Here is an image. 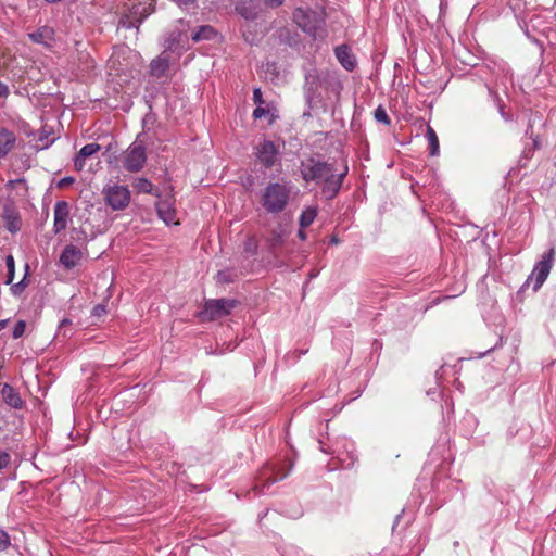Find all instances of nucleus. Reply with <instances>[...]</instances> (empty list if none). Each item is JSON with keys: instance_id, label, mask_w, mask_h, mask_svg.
Returning <instances> with one entry per match:
<instances>
[{"instance_id": "nucleus-1", "label": "nucleus", "mask_w": 556, "mask_h": 556, "mask_svg": "<svg viewBox=\"0 0 556 556\" xmlns=\"http://www.w3.org/2000/svg\"><path fill=\"white\" fill-rule=\"evenodd\" d=\"M300 170L306 182L315 181L321 185V193L326 199L332 200L339 193L349 168L344 165L342 170L337 173L334 164L309 157L301 162Z\"/></svg>"}, {"instance_id": "nucleus-2", "label": "nucleus", "mask_w": 556, "mask_h": 556, "mask_svg": "<svg viewBox=\"0 0 556 556\" xmlns=\"http://www.w3.org/2000/svg\"><path fill=\"white\" fill-rule=\"evenodd\" d=\"M290 194L287 182H269L263 190L261 203L267 213L277 214L287 207Z\"/></svg>"}, {"instance_id": "nucleus-3", "label": "nucleus", "mask_w": 556, "mask_h": 556, "mask_svg": "<svg viewBox=\"0 0 556 556\" xmlns=\"http://www.w3.org/2000/svg\"><path fill=\"white\" fill-rule=\"evenodd\" d=\"M153 12V0H129L122 8L118 25L124 28H138L141 22Z\"/></svg>"}, {"instance_id": "nucleus-4", "label": "nucleus", "mask_w": 556, "mask_h": 556, "mask_svg": "<svg viewBox=\"0 0 556 556\" xmlns=\"http://www.w3.org/2000/svg\"><path fill=\"white\" fill-rule=\"evenodd\" d=\"M294 23L314 39L325 35V14L309 8H296L293 13Z\"/></svg>"}, {"instance_id": "nucleus-5", "label": "nucleus", "mask_w": 556, "mask_h": 556, "mask_svg": "<svg viewBox=\"0 0 556 556\" xmlns=\"http://www.w3.org/2000/svg\"><path fill=\"white\" fill-rule=\"evenodd\" d=\"M555 254V247H552L542 255L541 260L535 263L531 274L528 276L526 280L527 286L533 283V291H538L547 279L554 266Z\"/></svg>"}, {"instance_id": "nucleus-6", "label": "nucleus", "mask_w": 556, "mask_h": 556, "mask_svg": "<svg viewBox=\"0 0 556 556\" xmlns=\"http://www.w3.org/2000/svg\"><path fill=\"white\" fill-rule=\"evenodd\" d=\"M147 162V150L143 142L136 140L122 154L123 167L129 173L140 172Z\"/></svg>"}, {"instance_id": "nucleus-7", "label": "nucleus", "mask_w": 556, "mask_h": 556, "mask_svg": "<svg viewBox=\"0 0 556 556\" xmlns=\"http://www.w3.org/2000/svg\"><path fill=\"white\" fill-rule=\"evenodd\" d=\"M105 204L113 211H122L130 203V191L127 186L110 184L102 191Z\"/></svg>"}, {"instance_id": "nucleus-8", "label": "nucleus", "mask_w": 556, "mask_h": 556, "mask_svg": "<svg viewBox=\"0 0 556 556\" xmlns=\"http://www.w3.org/2000/svg\"><path fill=\"white\" fill-rule=\"evenodd\" d=\"M238 301L231 299H214L207 300L204 304L201 316L203 319L216 320L224 316H228L237 306Z\"/></svg>"}, {"instance_id": "nucleus-9", "label": "nucleus", "mask_w": 556, "mask_h": 556, "mask_svg": "<svg viewBox=\"0 0 556 556\" xmlns=\"http://www.w3.org/2000/svg\"><path fill=\"white\" fill-rule=\"evenodd\" d=\"M279 468L274 465H266L261 471L256 479V482L252 489L254 495H262L265 493V489L276 483L278 480L287 477V472L279 476Z\"/></svg>"}, {"instance_id": "nucleus-10", "label": "nucleus", "mask_w": 556, "mask_h": 556, "mask_svg": "<svg viewBox=\"0 0 556 556\" xmlns=\"http://www.w3.org/2000/svg\"><path fill=\"white\" fill-rule=\"evenodd\" d=\"M255 154H256L258 162L263 166H265L266 168H270L274 166V164L277 160L278 149L273 141L263 140L256 147Z\"/></svg>"}, {"instance_id": "nucleus-11", "label": "nucleus", "mask_w": 556, "mask_h": 556, "mask_svg": "<svg viewBox=\"0 0 556 556\" xmlns=\"http://www.w3.org/2000/svg\"><path fill=\"white\" fill-rule=\"evenodd\" d=\"M83 260V251L74 244H67L60 255V263L66 269L77 266Z\"/></svg>"}, {"instance_id": "nucleus-12", "label": "nucleus", "mask_w": 556, "mask_h": 556, "mask_svg": "<svg viewBox=\"0 0 556 556\" xmlns=\"http://www.w3.org/2000/svg\"><path fill=\"white\" fill-rule=\"evenodd\" d=\"M70 217V205L66 201H58L54 205V224L55 233L66 229Z\"/></svg>"}, {"instance_id": "nucleus-13", "label": "nucleus", "mask_w": 556, "mask_h": 556, "mask_svg": "<svg viewBox=\"0 0 556 556\" xmlns=\"http://www.w3.org/2000/svg\"><path fill=\"white\" fill-rule=\"evenodd\" d=\"M2 218L4 222V227L11 232H17L22 227V219L20 213L15 210V207L11 205H4Z\"/></svg>"}, {"instance_id": "nucleus-14", "label": "nucleus", "mask_w": 556, "mask_h": 556, "mask_svg": "<svg viewBox=\"0 0 556 556\" xmlns=\"http://www.w3.org/2000/svg\"><path fill=\"white\" fill-rule=\"evenodd\" d=\"M334 54L339 63L349 72L354 71L356 67V59L352 50L346 45H341L334 49Z\"/></svg>"}, {"instance_id": "nucleus-15", "label": "nucleus", "mask_w": 556, "mask_h": 556, "mask_svg": "<svg viewBox=\"0 0 556 556\" xmlns=\"http://www.w3.org/2000/svg\"><path fill=\"white\" fill-rule=\"evenodd\" d=\"M100 150L101 146L96 142L84 146L74 159L75 169L78 172L83 170L86 165V160L97 154Z\"/></svg>"}, {"instance_id": "nucleus-16", "label": "nucleus", "mask_w": 556, "mask_h": 556, "mask_svg": "<svg viewBox=\"0 0 556 556\" xmlns=\"http://www.w3.org/2000/svg\"><path fill=\"white\" fill-rule=\"evenodd\" d=\"M1 395L4 403L14 409H21L25 405L17 390L9 383L2 386Z\"/></svg>"}, {"instance_id": "nucleus-17", "label": "nucleus", "mask_w": 556, "mask_h": 556, "mask_svg": "<svg viewBox=\"0 0 556 556\" xmlns=\"http://www.w3.org/2000/svg\"><path fill=\"white\" fill-rule=\"evenodd\" d=\"M236 11L245 20H255L260 12L258 0H239Z\"/></svg>"}, {"instance_id": "nucleus-18", "label": "nucleus", "mask_w": 556, "mask_h": 556, "mask_svg": "<svg viewBox=\"0 0 556 556\" xmlns=\"http://www.w3.org/2000/svg\"><path fill=\"white\" fill-rule=\"evenodd\" d=\"M33 42L41 43L45 47L51 48L54 43V30L51 27L43 26L37 31L29 34Z\"/></svg>"}, {"instance_id": "nucleus-19", "label": "nucleus", "mask_w": 556, "mask_h": 556, "mask_svg": "<svg viewBox=\"0 0 556 556\" xmlns=\"http://www.w3.org/2000/svg\"><path fill=\"white\" fill-rule=\"evenodd\" d=\"M156 211L159 216L168 225L175 223L176 211L173 207V200L165 199L156 202Z\"/></svg>"}, {"instance_id": "nucleus-20", "label": "nucleus", "mask_w": 556, "mask_h": 556, "mask_svg": "<svg viewBox=\"0 0 556 556\" xmlns=\"http://www.w3.org/2000/svg\"><path fill=\"white\" fill-rule=\"evenodd\" d=\"M169 68V59L167 55L162 53L156 59L152 60L150 64V74L155 78H162L166 76Z\"/></svg>"}, {"instance_id": "nucleus-21", "label": "nucleus", "mask_w": 556, "mask_h": 556, "mask_svg": "<svg viewBox=\"0 0 556 556\" xmlns=\"http://www.w3.org/2000/svg\"><path fill=\"white\" fill-rule=\"evenodd\" d=\"M16 142V136L13 131L7 128H0V159L8 155V153L14 148Z\"/></svg>"}, {"instance_id": "nucleus-22", "label": "nucleus", "mask_w": 556, "mask_h": 556, "mask_svg": "<svg viewBox=\"0 0 556 556\" xmlns=\"http://www.w3.org/2000/svg\"><path fill=\"white\" fill-rule=\"evenodd\" d=\"M286 235V231L280 226L270 230L265 239L270 253H275V250L283 244Z\"/></svg>"}, {"instance_id": "nucleus-23", "label": "nucleus", "mask_w": 556, "mask_h": 556, "mask_svg": "<svg viewBox=\"0 0 556 556\" xmlns=\"http://www.w3.org/2000/svg\"><path fill=\"white\" fill-rule=\"evenodd\" d=\"M132 187L137 193L153 194L156 198H160L161 195L160 191L153 186V184L144 177L136 178L132 182Z\"/></svg>"}, {"instance_id": "nucleus-24", "label": "nucleus", "mask_w": 556, "mask_h": 556, "mask_svg": "<svg viewBox=\"0 0 556 556\" xmlns=\"http://www.w3.org/2000/svg\"><path fill=\"white\" fill-rule=\"evenodd\" d=\"M216 35V30L211 25H202L192 34V40L195 42L211 40Z\"/></svg>"}, {"instance_id": "nucleus-25", "label": "nucleus", "mask_w": 556, "mask_h": 556, "mask_svg": "<svg viewBox=\"0 0 556 556\" xmlns=\"http://www.w3.org/2000/svg\"><path fill=\"white\" fill-rule=\"evenodd\" d=\"M318 213L317 206H308L300 215L299 224L301 228H307L313 224Z\"/></svg>"}, {"instance_id": "nucleus-26", "label": "nucleus", "mask_w": 556, "mask_h": 556, "mask_svg": "<svg viewBox=\"0 0 556 556\" xmlns=\"http://www.w3.org/2000/svg\"><path fill=\"white\" fill-rule=\"evenodd\" d=\"M179 24H180V27L178 28V31H173L169 36V43H168V48L169 49H173V47L176 45V43H179L180 41H182L184 39H187L188 36H187V28H188V25L184 23L182 20L179 21Z\"/></svg>"}, {"instance_id": "nucleus-27", "label": "nucleus", "mask_w": 556, "mask_h": 556, "mask_svg": "<svg viewBox=\"0 0 556 556\" xmlns=\"http://www.w3.org/2000/svg\"><path fill=\"white\" fill-rule=\"evenodd\" d=\"M426 137L429 142L430 155L434 156L439 153V138L431 126H427Z\"/></svg>"}, {"instance_id": "nucleus-28", "label": "nucleus", "mask_w": 556, "mask_h": 556, "mask_svg": "<svg viewBox=\"0 0 556 556\" xmlns=\"http://www.w3.org/2000/svg\"><path fill=\"white\" fill-rule=\"evenodd\" d=\"M237 278V275L230 269L219 270L216 275V280L219 283H230L233 282Z\"/></svg>"}, {"instance_id": "nucleus-29", "label": "nucleus", "mask_w": 556, "mask_h": 556, "mask_svg": "<svg viewBox=\"0 0 556 556\" xmlns=\"http://www.w3.org/2000/svg\"><path fill=\"white\" fill-rule=\"evenodd\" d=\"M244 252L250 255H255L258 251V241L255 236H250L244 242Z\"/></svg>"}, {"instance_id": "nucleus-30", "label": "nucleus", "mask_w": 556, "mask_h": 556, "mask_svg": "<svg viewBox=\"0 0 556 556\" xmlns=\"http://www.w3.org/2000/svg\"><path fill=\"white\" fill-rule=\"evenodd\" d=\"M375 119L378 123H382L383 125L389 126L391 124V119L382 105H379L374 113Z\"/></svg>"}, {"instance_id": "nucleus-31", "label": "nucleus", "mask_w": 556, "mask_h": 556, "mask_svg": "<svg viewBox=\"0 0 556 556\" xmlns=\"http://www.w3.org/2000/svg\"><path fill=\"white\" fill-rule=\"evenodd\" d=\"M5 265L8 268L7 283H12L14 279L15 263L12 255L5 257Z\"/></svg>"}, {"instance_id": "nucleus-32", "label": "nucleus", "mask_w": 556, "mask_h": 556, "mask_svg": "<svg viewBox=\"0 0 556 556\" xmlns=\"http://www.w3.org/2000/svg\"><path fill=\"white\" fill-rule=\"evenodd\" d=\"M11 545V538L4 530L0 529V552L8 549Z\"/></svg>"}, {"instance_id": "nucleus-33", "label": "nucleus", "mask_w": 556, "mask_h": 556, "mask_svg": "<svg viewBox=\"0 0 556 556\" xmlns=\"http://www.w3.org/2000/svg\"><path fill=\"white\" fill-rule=\"evenodd\" d=\"M25 329H26V323L24 320H18L13 328V332H12L13 338L14 339L21 338L24 334Z\"/></svg>"}, {"instance_id": "nucleus-34", "label": "nucleus", "mask_w": 556, "mask_h": 556, "mask_svg": "<svg viewBox=\"0 0 556 556\" xmlns=\"http://www.w3.org/2000/svg\"><path fill=\"white\" fill-rule=\"evenodd\" d=\"M10 463H11V455L5 451L0 450V472L4 468H7Z\"/></svg>"}, {"instance_id": "nucleus-35", "label": "nucleus", "mask_w": 556, "mask_h": 556, "mask_svg": "<svg viewBox=\"0 0 556 556\" xmlns=\"http://www.w3.org/2000/svg\"><path fill=\"white\" fill-rule=\"evenodd\" d=\"M253 101L256 105H263L264 104V99H263V94H262V91L260 88H255L253 90Z\"/></svg>"}, {"instance_id": "nucleus-36", "label": "nucleus", "mask_w": 556, "mask_h": 556, "mask_svg": "<svg viewBox=\"0 0 556 556\" xmlns=\"http://www.w3.org/2000/svg\"><path fill=\"white\" fill-rule=\"evenodd\" d=\"M268 113V110L263 108L262 105H257L256 109L253 111V117L255 119L263 117Z\"/></svg>"}, {"instance_id": "nucleus-37", "label": "nucleus", "mask_w": 556, "mask_h": 556, "mask_svg": "<svg viewBox=\"0 0 556 556\" xmlns=\"http://www.w3.org/2000/svg\"><path fill=\"white\" fill-rule=\"evenodd\" d=\"M25 279H26V277H24V279L22 281H20L18 283H15V285L12 286V291H13L14 294H18V293H21L24 290V288L26 286L25 282H24Z\"/></svg>"}, {"instance_id": "nucleus-38", "label": "nucleus", "mask_w": 556, "mask_h": 556, "mask_svg": "<svg viewBox=\"0 0 556 556\" xmlns=\"http://www.w3.org/2000/svg\"><path fill=\"white\" fill-rule=\"evenodd\" d=\"M106 313L105 307L103 305H97L93 307L92 315L100 317Z\"/></svg>"}, {"instance_id": "nucleus-39", "label": "nucleus", "mask_w": 556, "mask_h": 556, "mask_svg": "<svg viewBox=\"0 0 556 556\" xmlns=\"http://www.w3.org/2000/svg\"><path fill=\"white\" fill-rule=\"evenodd\" d=\"M73 182H74L73 177H64L59 181L58 186L63 188V187L72 185Z\"/></svg>"}, {"instance_id": "nucleus-40", "label": "nucleus", "mask_w": 556, "mask_h": 556, "mask_svg": "<svg viewBox=\"0 0 556 556\" xmlns=\"http://www.w3.org/2000/svg\"><path fill=\"white\" fill-rule=\"evenodd\" d=\"M285 0H265V4L270 8H278L283 3Z\"/></svg>"}, {"instance_id": "nucleus-41", "label": "nucleus", "mask_w": 556, "mask_h": 556, "mask_svg": "<svg viewBox=\"0 0 556 556\" xmlns=\"http://www.w3.org/2000/svg\"><path fill=\"white\" fill-rule=\"evenodd\" d=\"M9 96V88L8 86L0 81V98H7Z\"/></svg>"}, {"instance_id": "nucleus-42", "label": "nucleus", "mask_w": 556, "mask_h": 556, "mask_svg": "<svg viewBox=\"0 0 556 556\" xmlns=\"http://www.w3.org/2000/svg\"><path fill=\"white\" fill-rule=\"evenodd\" d=\"M304 229H305V228H301V227H300V229H299V231H298V237H299V239H300V240H302V241H305V240H306V238H307V235H306V232H305V230H304Z\"/></svg>"}, {"instance_id": "nucleus-43", "label": "nucleus", "mask_w": 556, "mask_h": 556, "mask_svg": "<svg viewBox=\"0 0 556 556\" xmlns=\"http://www.w3.org/2000/svg\"><path fill=\"white\" fill-rule=\"evenodd\" d=\"M9 323V319H1L0 320V331L3 330Z\"/></svg>"}, {"instance_id": "nucleus-44", "label": "nucleus", "mask_w": 556, "mask_h": 556, "mask_svg": "<svg viewBox=\"0 0 556 556\" xmlns=\"http://www.w3.org/2000/svg\"><path fill=\"white\" fill-rule=\"evenodd\" d=\"M71 324H72V321H71L70 319L64 318V319L61 321L60 327H64V326L71 325Z\"/></svg>"}, {"instance_id": "nucleus-45", "label": "nucleus", "mask_w": 556, "mask_h": 556, "mask_svg": "<svg viewBox=\"0 0 556 556\" xmlns=\"http://www.w3.org/2000/svg\"><path fill=\"white\" fill-rule=\"evenodd\" d=\"M319 444H320V450H321V452H324V453H329V452L324 447L323 441H319Z\"/></svg>"}]
</instances>
